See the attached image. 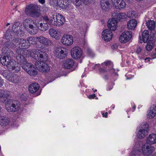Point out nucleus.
I'll return each mask as SVG.
<instances>
[{
	"label": "nucleus",
	"mask_w": 156,
	"mask_h": 156,
	"mask_svg": "<svg viewBox=\"0 0 156 156\" xmlns=\"http://www.w3.org/2000/svg\"><path fill=\"white\" fill-rule=\"evenodd\" d=\"M25 12L27 16L34 18L39 17L41 15L37 6L33 4H30L26 7Z\"/></svg>",
	"instance_id": "1"
},
{
	"label": "nucleus",
	"mask_w": 156,
	"mask_h": 156,
	"mask_svg": "<svg viewBox=\"0 0 156 156\" xmlns=\"http://www.w3.org/2000/svg\"><path fill=\"white\" fill-rule=\"evenodd\" d=\"M51 18L49 22L50 24L56 27H59L62 25L65 21V18L58 13L52 15Z\"/></svg>",
	"instance_id": "2"
},
{
	"label": "nucleus",
	"mask_w": 156,
	"mask_h": 156,
	"mask_svg": "<svg viewBox=\"0 0 156 156\" xmlns=\"http://www.w3.org/2000/svg\"><path fill=\"white\" fill-rule=\"evenodd\" d=\"M2 75L7 80L13 83H18L20 80V78L17 75L13 74L7 70L4 71Z\"/></svg>",
	"instance_id": "3"
},
{
	"label": "nucleus",
	"mask_w": 156,
	"mask_h": 156,
	"mask_svg": "<svg viewBox=\"0 0 156 156\" xmlns=\"http://www.w3.org/2000/svg\"><path fill=\"white\" fill-rule=\"evenodd\" d=\"M9 106L6 108V110L9 112H17L20 107V102L18 100H13L11 102Z\"/></svg>",
	"instance_id": "4"
},
{
	"label": "nucleus",
	"mask_w": 156,
	"mask_h": 156,
	"mask_svg": "<svg viewBox=\"0 0 156 156\" xmlns=\"http://www.w3.org/2000/svg\"><path fill=\"white\" fill-rule=\"evenodd\" d=\"M54 54L56 57L62 59L67 56L68 54L67 50L63 47H57L56 48Z\"/></svg>",
	"instance_id": "5"
},
{
	"label": "nucleus",
	"mask_w": 156,
	"mask_h": 156,
	"mask_svg": "<svg viewBox=\"0 0 156 156\" xmlns=\"http://www.w3.org/2000/svg\"><path fill=\"white\" fill-rule=\"evenodd\" d=\"M142 150V153L144 155L148 156L153 153L155 150V147L151 145L146 143L143 145Z\"/></svg>",
	"instance_id": "6"
},
{
	"label": "nucleus",
	"mask_w": 156,
	"mask_h": 156,
	"mask_svg": "<svg viewBox=\"0 0 156 156\" xmlns=\"http://www.w3.org/2000/svg\"><path fill=\"white\" fill-rule=\"evenodd\" d=\"M35 59L39 60L40 62H44L47 61L48 59L47 54L45 52L38 50L36 51L34 55Z\"/></svg>",
	"instance_id": "7"
},
{
	"label": "nucleus",
	"mask_w": 156,
	"mask_h": 156,
	"mask_svg": "<svg viewBox=\"0 0 156 156\" xmlns=\"http://www.w3.org/2000/svg\"><path fill=\"white\" fill-rule=\"evenodd\" d=\"M35 65L39 71L41 72L47 73L50 69L48 65L44 62L37 61L35 62Z\"/></svg>",
	"instance_id": "8"
},
{
	"label": "nucleus",
	"mask_w": 156,
	"mask_h": 156,
	"mask_svg": "<svg viewBox=\"0 0 156 156\" xmlns=\"http://www.w3.org/2000/svg\"><path fill=\"white\" fill-rule=\"evenodd\" d=\"M71 53L73 58L77 60L81 58L82 55V51L80 47H75L72 48Z\"/></svg>",
	"instance_id": "9"
},
{
	"label": "nucleus",
	"mask_w": 156,
	"mask_h": 156,
	"mask_svg": "<svg viewBox=\"0 0 156 156\" xmlns=\"http://www.w3.org/2000/svg\"><path fill=\"white\" fill-rule=\"evenodd\" d=\"M132 37L131 32L126 31L123 32L119 37V41L122 43H126L129 41Z\"/></svg>",
	"instance_id": "10"
},
{
	"label": "nucleus",
	"mask_w": 156,
	"mask_h": 156,
	"mask_svg": "<svg viewBox=\"0 0 156 156\" xmlns=\"http://www.w3.org/2000/svg\"><path fill=\"white\" fill-rule=\"evenodd\" d=\"M61 42L66 46H70L73 44V38L71 35H64L61 39Z\"/></svg>",
	"instance_id": "11"
},
{
	"label": "nucleus",
	"mask_w": 156,
	"mask_h": 156,
	"mask_svg": "<svg viewBox=\"0 0 156 156\" xmlns=\"http://www.w3.org/2000/svg\"><path fill=\"white\" fill-rule=\"evenodd\" d=\"M10 93L9 91L5 90L0 89V100L2 102H4L10 97Z\"/></svg>",
	"instance_id": "12"
},
{
	"label": "nucleus",
	"mask_w": 156,
	"mask_h": 156,
	"mask_svg": "<svg viewBox=\"0 0 156 156\" xmlns=\"http://www.w3.org/2000/svg\"><path fill=\"white\" fill-rule=\"evenodd\" d=\"M102 39L106 41H110L112 37V34L111 30L108 29H105L101 33Z\"/></svg>",
	"instance_id": "13"
},
{
	"label": "nucleus",
	"mask_w": 156,
	"mask_h": 156,
	"mask_svg": "<svg viewBox=\"0 0 156 156\" xmlns=\"http://www.w3.org/2000/svg\"><path fill=\"white\" fill-rule=\"evenodd\" d=\"M116 9H123L126 6V3L123 0H111Z\"/></svg>",
	"instance_id": "14"
},
{
	"label": "nucleus",
	"mask_w": 156,
	"mask_h": 156,
	"mask_svg": "<svg viewBox=\"0 0 156 156\" xmlns=\"http://www.w3.org/2000/svg\"><path fill=\"white\" fill-rule=\"evenodd\" d=\"M117 22L114 18L109 19L107 23L108 28L111 30L115 31L116 29Z\"/></svg>",
	"instance_id": "15"
},
{
	"label": "nucleus",
	"mask_w": 156,
	"mask_h": 156,
	"mask_svg": "<svg viewBox=\"0 0 156 156\" xmlns=\"http://www.w3.org/2000/svg\"><path fill=\"white\" fill-rule=\"evenodd\" d=\"M38 41L41 44L44 45H50L52 42L48 39L42 36H40L37 37Z\"/></svg>",
	"instance_id": "16"
},
{
	"label": "nucleus",
	"mask_w": 156,
	"mask_h": 156,
	"mask_svg": "<svg viewBox=\"0 0 156 156\" xmlns=\"http://www.w3.org/2000/svg\"><path fill=\"white\" fill-rule=\"evenodd\" d=\"M100 3L101 8L103 11L106 12L109 10L110 5L108 0H101Z\"/></svg>",
	"instance_id": "17"
},
{
	"label": "nucleus",
	"mask_w": 156,
	"mask_h": 156,
	"mask_svg": "<svg viewBox=\"0 0 156 156\" xmlns=\"http://www.w3.org/2000/svg\"><path fill=\"white\" fill-rule=\"evenodd\" d=\"M9 122L7 117L0 115V126L2 127L7 126L9 125Z\"/></svg>",
	"instance_id": "18"
},
{
	"label": "nucleus",
	"mask_w": 156,
	"mask_h": 156,
	"mask_svg": "<svg viewBox=\"0 0 156 156\" xmlns=\"http://www.w3.org/2000/svg\"><path fill=\"white\" fill-rule=\"evenodd\" d=\"M23 62H19L21 63L22 68L27 72L30 68L32 67L33 65L28 62L26 59L23 60Z\"/></svg>",
	"instance_id": "19"
},
{
	"label": "nucleus",
	"mask_w": 156,
	"mask_h": 156,
	"mask_svg": "<svg viewBox=\"0 0 156 156\" xmlns=\"http://www.w3.org/2000/svg\"><path fill=\"white\" fill-rule=\"evenodd\" d=\"M58 5L62 9H69L70 5L68 0H58Z\"/></svg>",
	"instance_id": "20"
},
{
	"label": "nucleus",
	"mask_w": 156,
	"mask_h": 156,
	"mask_svg": "<svg viewBox=\"0 0 156 156\" xmlns=\"http://www.w3.org/2000/svg\"><path fill=\"white\" fill-rule=\"evenodd\" d=\"M24 52V50L22 48L17 49L16 52L18 55L16 56V59L19 62H23V60L25 59L22 54Z\"/></svg>",
	"instance_id": "21"
},
{
	"label": "nucleus",
	"mask_w": 156,
	"mask_h": 156,
	"mask_svg": "<svg viewBox=\"0 0 156 156\" xmlns=\"http://www.w3.org/2000/svg\"><path fill=\"white\" fill-rule=\"evenodd\" d=\"M156 115V105H153L150 108L149 112L147 115V118L152 119Z\"/></svg>",
	"instance_id": "22"
},
{
	"label": "nucleus",
	"mask_w": 156,
	"mask_h": 156,
	"mask_svg": "<svg viewBox=\"0 0 156 156\" xmlns=\"http://www.w3.org/2000/svg\"><path fill=\"white\" fill-rule=\"evenodd\" d=\"M40 86L37 83H32L29 86V91L31 93H34L37 92L39 89Z\"/></svg>",
	"instance_id": "23"
},
{
	"label": "nucleus",
	"mask_w": 156,
	"mask_h": 156,
	"mask_svg": "<svg viewBox=\"0 0 156 156\" xmlns=\"http://www.w3.org/2000/svg\"><path fill=\"white\" fill-rule=\"evenodd\" d=\"M19 47L23 49H27L30 46V44L26 40L20 38L19 40Z\"/></svg>",
	"instance_id": "24"
},
{
	"label": "nucleus",
	"mask_w": 156,
	"mask_h": 156,
	"mask_svg": "<svg viewBox=\"0 0 156 156\" xmlns=\"http://www.w3.org/2000/svg\"><path fill=\"white\" fill-rule=\"evenodd\" d=\"M146 143L151 145L156 143V134L154 133L150 134L147 139Z\"/></svg>",
	"instance_id": "25"
},
{
	"label": "nucleus",
	"mask_w": 156,
	"mask_h": 156,
	"mask_svg": "<svg viewBox=\"0 0 156 156\" xmlns=\"http://www.w3.org/2000/svg\"><path fill=\"white\" fill-rule=\"evenodd\" d=\"M50 36L56 39H58L60 36V32L58 30L53 28L50 29L49 31Z\"/></svg>",
	"instance_id": "26"
},
{
	"label": "nucleus",
	"mask_w": 156,
	"mask_h": 156,
	"mask_svg": "<svg viewBox=\"0 0 156 156\" xmlns=\"http://www.w3.org/2000/svg\"><path fill=\"white\" fill-rule=\"evenodd\" d=\"M137 25V21L136 20H131L129 21L127 23L128 29L130 30H133Z\"/></svg>",
	"instance_id": "27"
},
{
	"label": "nucleus",
	"mask_w": 156,
	"mask_h": 156,
	"mask_svg": "<svg viewBox=\"0 0 156 156\" xmlns=\"http://www.w3.org/2000/svg\"><path fill=\"white\" fill-rule=\"evenodd\" d=\"M74 64V62L73 59H69L66 60L64 63V66L65 69H70Z\"/></svg>",
	"instance_id": "28"
},
{
	"label": "nucleus",
	"mask_w": 156,
	"mask_h": 156,
	"mask_svg": "<svg viewBox=\"0 0 156 156\" xmlns=\"http://www.w3.org/2000/svg\"><path fill=\"white\" fill-rule=\"evenodd\" d=\"M23 23L25 27L29 26V28H32L34 27L33 24L34 23V22L31 19H26L23 21Z\"/></svg>",
	"instance_id": "29"
},
{
	"label": "nucleus",
	"mask_w": 156,
	"mask_h": 156,
	"mask_svg": "<svg viewBox=\"0 0 156 156\" xmlns=\"http://www.w3.org/2000/svg\"><path fill=\"white\" fill-rule=\"evenodd\" d=\"M142 36V41L144 43H146L149 41V34L147 30H144L143 32Z\"/></svg>",
	"instance_id": "30"
},
{
	"label": "nucleus",
	"mask_w": 156,
	"mask_h": 156,
	"mask_svg": "<svg viewBox=\"0 0 156 156\" xmlns=\"http://www.w3.org/2000/svg\"><path fill=\"white\" fill-rule=\"evenodd\" d=\"M148 132L146 130L140 129L137 134V137L139 138H143L147 134Z\"/></svg>",
	"instance_id": "31"
},
{
	"label": "nucleus",
	"mask_w": 156,
	"mask_h": 156,
	"mask_svg": "<svg viewBox=\"0 0 156 156\" xmlns=\"http://www.w3.org/2000/svg\"><path fill=\"white\" fill-rule=\"evenodd\" d=\"M151 37H150L149 41H147V43L145 47L147 51H151L154 46L153 41L151 40Z\"/></svg>",
	"instance_id": "32"
},
{
	"label": "nucleus",
	"mask_w": 156,
	"mask_h": 156,
	"mask_svg": "<svg viewBox=\"0 0 156 156\" xmlns=\"http://www.w3.org/2000/svg\"><path fill=\"white\" fill-rule=\"evenodd\" d=\"M146 25L148 29L151 30H153L155 27L154 22L151 20L147 22Z\"/></svg>",
	"instance_id": "33"
},
{
	"label": "nucleus",
	"mask_w": 156,
	"mask_h": 156,
	"mask_svg": "<svg viewBox=\"0 0 156 156\" xmlns=\"http://www.w3.org/2000/svg\"><path fill=\"white\" fill-rule=\"evenodd\" d=\"M38 28L41 30L45 31L48 29V26L46 23H42L41 22L39 23Z\"/></svg>",
	"instance_id": "34"
},
{
	"label": "nucleus",
	"mask_w": 156,
	"mask_h": 156,
	"mask_svg": "<svg viewBox=\"0 0 156 156\" xmlns=\"http://www.w3.org/2000/svg\"><path fill=\"white\" fill-rule=\"evenodd\" d=\"M30 70L27 71V73L31 76H35L37 74V71L36 70L35 68L33 65L32 67L30 68Z\"/></svg>",
	"instance_id": "35"
},
{
	"label": "nucleus",
	"mask_w": 156,
	"mask_h": 156,
	"mask_svg": "<svg viewBox=\"0 0 156 156\" xmlns=\"http://www.w3.org/2000/svg\"><path fill=\"white\" fill-rule=\"evenodd\" d=\"M27 41L28 42L30 45V44L36 45L37 44V40L36 38L34 37H30L27 38Z\"/></svg>",
	"instance_id": "36"
},
{
	"label": "nucleus",
	"mask_w": 156,
	"mask_h": 156,
	"mask_svg": "<svg viewBox=\"0 0 156 156\" xmlns=\"http://www.w3.org/2000/svg\"><path fill=\"white\" fill-rule=\"evenodd\" d=\"M126 15L125 13H119L116 14V20L119 21L121 19H123L126 18Z\"/></svg>",
	"instance_id": "37"
},
{
	"label": "nucleus",
	"mask_w": 156,
	"mask_h": 156,
	"mask_svg": "<svg viewBox=\"0 0 156 156\" xmlns=\"http://www.w3.org/2000/svg\"><path fill=\"white\" fill-rule=\"evenodd\" d=\"M118 71V70L117 69L116 70L113 68L110 69V73L111 74V76H118V74L117 72Z\"/></svg>",
	"instance_id": "38"
},
{
	"label": "nucleus",
	"mask_w": 156,
	"mask_h": 156,
	"mask_svg": "<svg viewBox=\"0 0 156 156\" xmlns=\"http://www.w3.org/2000/svg\"><path fill=\"white\" fill-rule=\"evenodd\" d=\"M141 152L140 150L139 149H136L133 150L132 151V156H140Z\"/></svg>",
	"instance_id": "39"
},
{
	"label": "nucleus",
	"mask_w": 156,
	"mask_h": 156,
	"mask_svg": "<svg viewBox=\"0 0 156 156\" xmlns=\"http://www.w3.org/2000/svg\"><path fill=\"white\" fill-rule=\"evenodd\" d=\"M30 29H29L28 31L29 33L31 34L34 35L36 34L38 32V30L34 27L33 28H30Z\"/></svg>",
	"instance_id": "40"
},
{
	"label": "nucleus",
	"mask_w": 156,
	"mask_h": 156,
	"mask_svg": "<svg viewBox=\"0 0 156 156\" xmlns=\"http://www.w3.org/2000/svg\"><path fill=\"white\" fill-rule=\"evenodd\" d=\"M101 65L102 66L105 65L106 66H110L112 67L113 66V63L111 61L108 60L102 63Z\"/></svg>",
	"instance_id": "41"
},
{
	"label": "nucleus",
	"mask_w": 156,
	"mask_h": 156,
	"mask_svg": "<svg viewBox=\"0 0 156 156\" xmlns=\"http://www.w3.org/2000/svg\"><path fill=\"white\" fill-rule=\"evenodd\" d=\"M73 4L76 6H79L81 5L80 0H70Z\"/></svg>",
	"instance_id": "42"
},
{
	"label": "nucleus",
	"mask_w": 156,
	"mask_h": 156,
	"mask_svg": "<svg viewBox=\"0 0 156 156\" xmlns=\"http://www.w3.org/2000/svg\"><path fill=\"white\" fill-rule=\"evenodd\" d=\"M140 129H143L144 130H146L148 132L149 130V126L146 123L142 125L141 127V128Z\"/></svg>",
	"instance_id": "43"
},
{
	"label": "nucleus",
	"mask_w": 156,
	"mask_h": 156,
	"mask_svg": "<svg viewBox=\"0 0 156 156\" xmlns=\"http://www.w3.org/2000/svg\"><path fill=\"white\" fill-rule=\"evenodd\" d=\"M50 4L51 5L55 6L57 5H58V1H57V0H50Z\"/></svg>",
	"instance_id": "44"
},
{
	"label": "nucleus",
	"mask_w": 156,
	"mask_h": 156,
	"mask_svg": "<svg viewBox=\"0 0 156 156\" xmlns=\"http://www.w3.org/2000/svg\"><path fill=\"white\" fill-rule=\"evenodd\" d=\"M114 83H112L111 84H108L106 86V90H112L113 87V86L114 85Z\"/></svg>",
	"instance_id": "45"
},
{
	"label": "nucleus",
	"mask_w": 156,
	"mask_h": 156,
	"mask_svg": "<svg viewBox=\"0 0 156 156\" xmlns=\"http://www.w3.org/2000/svg\"><path fill=\"white\" fill-rule=\"evenodd\" d=\"M87 52L88 55L90 56H93L94 55V54L92 50L89 48H87Z\"/></svg>",
	"instance_id": "46"
},
{
	"label": "nucleus",
	"mask_w": 156,
	"mask_h": 156,
	"mask_svg": "<svg viewBox=\"0 0 156 156\" xmlns=\"http://www.w3.org/2000/svg\"><path fill=\"white\" fill-rule=\"evenodd\" d=\"M27 96L25 94H22L20 96V99L22 101H26L27 99Z\"/></svg>",
	"instance_id": "47"
},
{
	"label": "nucleus",
	"mask_w": 156,
	"mask_h": 156,
	"mask_svg": "<svg viewBox=\"0 0 156 156\" xmlns=\"http://www.w3.org/2000/svg\"><path fill=\"white\" fill-rule=\"evenodd\" d=\"M142 48L140 46H137L136 49L135 50V52L137 54H140L141 52Z\"/></svg>",
	"instance_id": "48"
},
{
	"label": "nucleus",
	"mask_w": 156,
	"mask_h": 156,
	"mask_svg": "<svg viewBox=\"0 0 156 156\" xmlns=\"http://www.w3.org/2000/svg\"><path fill=\"white\" fill-rule=\"evenodd\" d=\"M42 20H43V22L46 23L49 21L48 17L47 16H44L42 17Z\"/></svg>",
	"instance_id": "49"
},
{
	"label": "nucleus",
	"mask_w": 156,
	"mask_h": 156,
	"mask_svg": "<svg viewBox=\"0 0 156 156\" xmlns=\"http://www.w3.org/2000/svg\"><path fill=\"white\" fill-rule=\"evenodd\" d=\"M20 23L19 22H16L14 23L12 27V29H13L18 27L20 25Z\"/></svg>",
	"instance_id": "50"
},
{
	"label": "nucleus",
	"mask_w": 156,
	"mask_h": 156,
	"mask_svg": "<svg viewBox=\"0 0 156 156\" xmlns=\"http://www.w3.org/2000/svg\"><path fill=\"white\" fill-rule=\"evenodd\" d=\"M99 70L100 73H104L107 72V70L106 69L102 68H99Z\"/></svg>",
	"instance_id": "51"
},
{
	"label": "nucleus",
	"mask_w": 156,
	"mask_h": 156,
	"mask_svg": "<svg viewBox=\"0 0 156 156\" xmlns=\"http://www.w3.org/2000/svg\"><path fill=\"white\" fill-rule=\"evenodd\" d=\"M103 78L105 80H107L108 79L112 80V78L110 76L107 75H104Z\"/></svg>",
	"instance_id": "52"
},
{
	"label": "nucleus",
	"mask_w": 156,
	"mask_h": 156,
	"mask_svg": "<svg viewBox=\"0 0 156 156\" xmlns=\"http://www.w3.org/2000/svg\"><path fill=\"white\" fill-rule=\"evenodd\" d=\"M81 2L84 3L86 5H87L91 2V1H90L89 0H80Z\"/></svg>",
	"instance_id": "53"
},
{
	"label": "nucleus",
	"mask_w": 156,
	"mask_h": 156,
	"mask_svg": "<svg viewBox=\"0 0 156 156\" xmlns=\"http://www.w3.org/2000/svg\"><path fill=\"white\" fill-rule=\"evenodd\" d=\"M96 97L95 94H94L91 95H90L88 96V98L90 99H92Z\"/></svg>",
	"instance_id": "54"
},
{
	"label": "nucleus",
	"mask_w": 156,
	"mask_h": 156,
	"mask_svg": "<svg viewBox=\"0 0 156 156\" xmlns=\"http://www.w3.org/2000/svg\"><path fill=\"white\" fill-rule=\"evenodd\" d=\"M118 48V46L117 45V44H114L112 46H111V48L113 49H116Z\"/></svg>",
	"instance_id": "55"
},
{
	"label": "nucleus",
	"mask_w": 156,
	"mask_h": 156,
	"mask_svg": "<svg viewBox=\"0 0 156 156\" xmlns=\"http://www.w3.org/2000/svg\"><path fill=\"white\" fill-rule=\"evenodd\" d=\"M4 81L1 78V77L0 76V87H1L3 85Z\"/></svg>",
	"instance_id": "56"
},
{
	"label": "nucleus",
	"mask_w": 156,
	"mask_h": 156,
	"mask_svg": "<svg viewBox=\"0 0 156 156\" xmlns=\"http://www.w3.org/2000/svg\"><path fill=\"white\" fill-rule=\"evenodd\" d=\"M108 113L107 112H106L105 114L104 113H103L102 114L103 117L105 118H107L108 116Z\"/></svg>",
	"instance_id": "57"
},
{
	"label": "nucleus",
	"mask_w": 156,
	"mask_h": 156,
	"mask_svg": "<svg viewBox=\"0 0 156 156\" xmlns=\"http://www.w3.org/2000/svg\"><path fill=\"white\" fill-rule=\"evenodd\" d=\"M40 3L42 4H44L45 3V0H38Z\"/></svg>",
	"instance_id": "58"
},
{
	"label": "nucleus",
	"mask_w": 156,
	"mask_h": 156,
	"mask_svg": "<svg viewBox=\"0 0 156 156\" xmlns=\"http://www.w3.org/2000/svg\"><path fill=\"white\" fill-rule=\"evenodd\" d=\"M10 43L9 42H5V46L6 47H8V46L6 45H9Z\"/></svg>",
	"instance_id": "59"
},
{
	"label": "nucleus",
	"mask_w": 156,
	"mask_h": 156,
	"mask_svg": "<svg viewBox=\"0 0 156 156\" xmlns=\"http://www.w3.org/2000/svg\"><path fill=\"white\" fill-rule=\"evenodd\" d=\"M136 106L135 105H134L133 107H132V108L133 109V111H132V112H133L134 111H135V109H136Z\"/></svg>",
	"instance_id": "60"
},
{
	"label": "nucleus",
	"mask_w": 156,
	"mask_h": 156,
	"mask_svg": "<svg viewBox=\"0 0 156 156\" xmlns=\"http://www.w3.org/2000/svg\"><path fill=\"white\" fill-rule=\"evenodd\" d=\"M99 64H96L94 67H99L100 66Z\"/></svg>",
	"instance_id": "61"
},
{
	"label": "nucleus",
	"mask_w": 156,
	"mask_h": 156,
	"mask_svg": "<svg viewBox=\"0 0 156 156\" xmlns=\"http://www.w3.org/2000/svg\"><path fill=\"white\" fill-rule=\"evenodd\" d=\"M9 51L11 54H12V55L13 54V52L11 50H9Z\"/></svg>",
	"instance_id": "62"
},
{
	"label": "nucleus",
	"mask_w": 156,
	"mask_h": 156,
	"mask_svg": "<svg viewBox=\"0 0 156 156\" xmlns=\"http://www.w3.org/2000/svg\"><path fill=\"white\" fill-rule=\"evenodd\" d=\"M152 156H156V153H155Z\"/></svg>",
	"instance_id": "63"
},
{
	"label": "nucleus",
	"mask_w": 156,
	"mask_h": 156,
	"mask_svg": "<svg viewBox=\"0 0 156 156\" xmlns=\"http://www.w3.org/2000/svg\"><path fill=\"white\" fill-rule=\"evenodd\" d=\"M40 94V92H37V96H38Z\"/></svg>",
	"instance_id": "64"
}]
</instances>
